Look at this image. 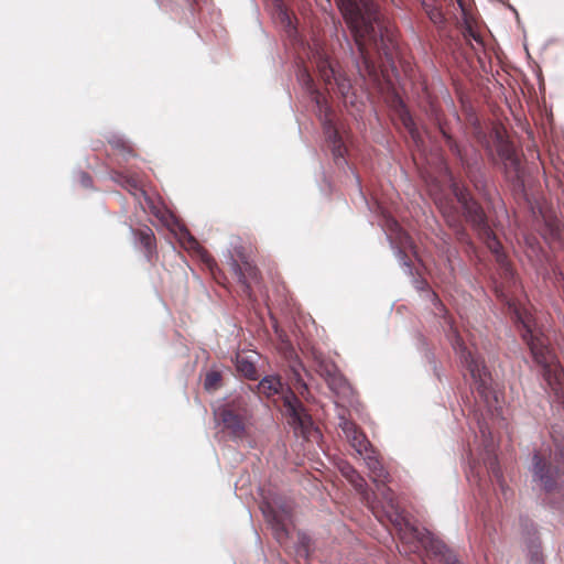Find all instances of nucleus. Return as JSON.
Listing matches in <instances>:
<instances>
[{
    "label": "nucleus",
    "mask_w": 564,
    "mask_h": 564,
    "mask_svg": "<svg viewBox=\"0 0 564 564\" xmlns=\"http://www.w3.org/2000/svg\"><path fill=\"white\" fill-rule=\"evenodd\" d=\"M463 35L467 42L474 40L478 44L482 45V40L479 33H477L470 24H466L463 31Z\"/></svg>",
    "instance_id": "c756f323"
},
{
    "label": "nucleus",
    "mask_w": 564,
    "mask_h": 564,
    "mask_svg": "<svg viewBox=\"0 0 564 564\" xmlns=\"http://www.w3.org/2000/svg\"><path fill=\"white\" fill-rule=\"evenodd\" d=\"M430 19L434 22V23H440L443 21V17H442V13L440 11H432L430 13Z\"/></svg>",
    "instance_id": "f704fd0d"
},
{
    "label": "nucleus",
    "mask_w": 564,
    "mask_h": 564,
    "mask_svg": "<svg viewBox=\"0 0 564 564\" xmlns=\"http://www.w3.org/2000/svg\"><path fill=\"white\" fill-rule=\"evenodd\" d=\"M339 427L358 455L361 456L366 452L373 448L366 434L351 420H348L345 416H340Z\"/></svg>",
    "instance_id": "ddd939ff"
},
{
    "label": "nucleus",
    "mask_w": 564,
    "mask_h": 564,
    "mask_svg": "<svg viewBox=\"0 0 564 564\" xmlns=\"http://www.w3.org/2000/svg\"><path fill=\"white\" fill-rule=\"evenodd\" d=\"M263 513L268 522H270V524L272 525L274 538L281 545H284L289 538L291 513L286 510L278 512L270 505H268L267 508L263 509Z\"/></svg>",
    "instance_id": "4468645a"
},
{
    "label": "nucleus",
    "mask_w": 564,
    "mask_h": 564,
    "mask_svg": "<svg viewBox=\"0 0 564 564\" xmlns=\"http://www.w3.org/2000/svg\"><path fill=\"white\" fill-rule=\"evenodd\" d=\"M215 416L231 437L242 440L252 419L248 398L235 395L215 411Z\"/></svg>",
    "instance_id": "0eeeda50"
},
{
    "label": "nucleus",
    "mask_w": 564,
    "mask_h": 564,
    "mask_svg": "<svg viewBox=\"0 0 564 564\" xmlns=\"http://www.w3.org/2000/svg\"><path fill=\"white\" fill-rule=\"evenodd\" d=\"M387 226L391 231V237L394 235V239L397 240L400 249L412 248V238L401 228L395 219H387Z\"/></svg>",
    "instance_id": "412c9836"
},
{
    "label": "nucleus",
    "mask_w": 564,
    "mask_h": 564,
    "mask_svg": "<svg viewBox=\"0 0 564 564\" xmlns=\"http://www.w3.org/2000/svg\"><path fill=\"white\" fill-rule=\"evenodd\" d=\"M442 562L443 564H460L452 552L449 554H445V557L442 560Z\"/></svg>",
    "instance_id": "72a5a7b5"
},
{
    "label": "nucleus",
    "mask_w": 564,
    "mask_h": 564,
    "mask_svg": "<svg viewBox=\"0 0 564 564\" xmlns=\"http://www.w3.org/2000/svg\"><path fill=\"white\" fill-rule=\"evenodd\" d=\"M258 393L267 398L281 395L283 413L288 423L292 426L295 435L307 438L310 436L313 421L302 401L296 394L286 389L278 376H267L258 384Z\"/></svg>",
    "instance_id": "7ed1b4c3"
},
{
    "label": "nucleus",
    "mask_w": 564,
    "mask_h": 564,
    "mask_svg": "<svg viewBox=\"0 0 564 564\" xmlns=\"http://www.w3.org/2000/svg\"><path fill=\"white\" fill-rule=\"evenodd\" d=\"M455 234H456V237L457 239L460 241V242H467L468 241V235L465 230V228L463 226L458 227L455 229Z\"/></svg>",
    "instance_id": "473e14b6"
},
{
    "label": "nucleus",
    "mask_w": 564,
    "mask_h": 564,
    "mask_svg": "<svg viewBox=\"0 0 564 564\" xmlns=\"http://www.w3.org/2000/svg\"><path fill=\"white\" fill-rule=\"evenodd\" d=\"M422 544L429 552L433 553L434 555H440L441 561L445 557V554L451 553V551L442 541L432 536H427L426 539L422 540Z\"/></svg>",
    "instance_id": "4be33fe9"
},
{
    "label": "nucleus",
    "mask_w": 564,
    "mask_h": 564,
    "mask_svg": "<svg viewBox=\"0 0 564 564\" xmlns=\"http://www.w3.org/2000/svg\"><path fill=\"white\" fill-rule=\"evenodd\" d=\"M134 237L142 248V251L148 261H152L156 253V240L154 232L151 228L144 227L133 230Z\"/></svg>",
    "instance_id": "6ab92c4d"
},
{
    "label": "nucleus",
    "mask_w": 564,
    "mask_h": 564,
    "mask_svg": "<svg viewBox=\"0 0 564 564\" xmlns=\"http://www.w3.org/2000/svg\"><path fill=\"white\" fill-rule=\"evenodd\" d=\"M494 144L497 155L502 163L506 177L512 182L520 181L522 175L521 161L512 142L498 128L494 130Z\"/></svg>",
    "instance_id": "1a4fd4ad"
},
{
    "label": "nucleus",
    "mask_w": 564,
    "mask_h": 564,
    "mask_svg": "<svg viewBox=\"0 0 564 564\" xmlns=\"http://www.w3.org/2000/svg\"><path fill=\"white\" fill-rule=\"evenodd\" d=\"M400 257H401V260L403 261V264L409 267L410 268V259L408 258L406 253L403 251V250H400Z\"/></svg>",
    "instance_id": "e433bc0d"
},
{
    "label": "nucleus",
    "mask_w": 564,
    "mask_h": 564,
    "mask_svg": "<svg viewBox=\"0 0 564 564\" xmlns=\"http://www.w3.org/2000/svg\"><path fill=\"white\" fill-rule=\"evenodd\" d=\"M490 477H491L492 481H496V484L499 486L502 495L506 497L508 488L505 484L502 471H501L500 467L498 466L497 462H492L490 464Z\"/></svg>",
    "instance_id": "a878e982"
},
{
    "label": "nucleus",
    "mask_w": 564,
    "mask_h": 564,
    "mask_svg": "<svg viewBox=\"0 0 564 564\" xmlns=\"http://www.w3.org/2000/svg\"><path fill=\"white\" fill-rule=\"evenodd\" d=\"M452 192L464 209L466 220L478 231L491 252L497 254V260L505 267L506 272L512 274L509 263L506 262V257L500 253L502 246L488 226L481 205L473 198L465 186L458 183H453Z\"/></svg>",
    "instance_id": "39448f33"
},
{
    "label": "nucleus",
    "mask_w": 564,
    "mask_h": 564,
    "mask_svg": "<svg viewBox=\"0 0 564 564\" xmlns=\"http://www.w3.org/2000/svg\"><path fill=\"white\" fill-rule=\"evenodd\" d=\"M530 564H543L540 544H535L534 542L530 545Z\"/></svg>",
    "instance_id": "c85d7f7f"
},
{
    "label": "nucleus",
    "mask_w": 564,
    "mask_h": 564,
    "mask_svg": "<svg viewBox=\"0 0 564 564\" xmlns=\"http://www.w3.org/2000/svg\"><path fill=\"white\" fill-rule=\"evenodd\" d=\"M229 267L241 284L243 293L250 299L251 282H258L259 270L241 252H238V258L230 256Z\"/></svg>",
    "instance_id": "f8f14e48"
},
{
    "label": "nucleus",
    "mask_w": 564,
    "mask_h": 564,
    "mask_svg": "<svg viewBox=\"0 0 564 564\" xmlns=\"http://www.w3.org/2000/svg\"><path fill=\"white\" fill-rule=\"evenodd\" d=\"M437 124L438 129L445 140L446 145L448 147L449 151L459 160L463 167H469V163L464 154L463 149L460 145L454 140V138L447 132V129L445 124L441 121V119L437 117Z\"/></svg>",
    "instance_id": "aec40b11"
},
{
    "label": "nucleus",
    "mask_w": 564,
    "mask_h": 564,
    "mask_svg": "<svg viewBox=\"0 0 564 564\" xmlns=\"http://www.w3.org/2000/svg\"><path fill=\"white\" fill-rule=\"evenodd\" d=\"M83 178H84V181H85V184H86V185H88V183L90 182L89 176H88L87 174H84V175H83Z\"/></svg>",
    "instance_id": "ea45409f"
},
{
    "label": "nucleus",
    "mask_w": 564,
    "mask_h": 564,
    "mask_svg": "<svg viewBox=\"0 0 564 564\" xmlns=\"http://www.w3.org/2000/svg\"><path fill=\"white\" fill-rule=\"evenodd\" d=\"M370 473V478L375 484H387L390 481V475L381 463L375 448L361 455Z\"/></svg>",
    "instance_id": "f3484780"
},
{
    "label": "nucleus",
    "mask_w": 564,
    "mask_h": 564,
    "mask_svg": "<svg viewBox=\"0 0 564 564\" xmlns=\"http://www.w3.org/2000/svg\"><path fill=\"white\" fill-rule=\"evenodd\" d=\"M221 384V375L218 371H209L207 372L204 380V388L207 391H215L220 388Z\"/></svg>",
    "instance_id": "bb28decb"
},
{
    "label": "nucleus",
    "mask_w": 564,
    "mask_h": 564,
    "mask_svg": "<svg viewBox=\"0 0 564 564\" xmlns=\"http://www.w3.org/2000/svg\"><path fill=\"white\" fill-rule=\"evenodd\" d=\"M205 262L207 263L210 270H213L214 265H216V262L209 256H206Z\"/></svg>",
    "instance_id": "4c0bfd02"
},
{
    "label": "nucleus",
    "mask_w": 564,
    "mask_h": 564,
    "mask_svg": "<svg viewBox=\"0 0 564 564\" xmlns=\"http://www.w3.org/2000/svg\"><path fill=\"white\" fill-rule=\"evenodd\" d=\"M533 480L546 491L556 490L564 478V453L550 445H542L533 455Z\"/></svg>",
    "instance_id": "423d86ee"
},
{
    "label": "nucleus",
    "mask_w": 564,
    "mask_h": 564,
    "mask_svg": "<svg viewBox=\"0 0 564 564\" xmlns=\"http://www.w3.org/2000/svg\"><path fill=\"white\" fill-rule=\"evenodd\" d=\"M299 77H300V80L303 82V84L307 87V89L311 91V93H315V90L313 89V78L311 76V74L308 73L307 68H303L300 70V74H299Z\"/></svg>",
    "instance_id": "7c9ffc66"
},
{
    "label": "nucleus",
    "mask_w": 564,
    "mask_h": 564,
    "mask_svg": "<svg viewBox=\"0 0 564 564\" xmlns=\"http://www.w3.org/2000/svg\"><path fill=\"white\" fill-rule=\"evenodd\" d=\"M340 470L343 476L351 484V486L360 495L361 500L367 505V507L372 512H376L377 506L375 505V500L372 499V495L368 489V485L365 478L352 466L348 464L343 466Z\"/></svg>",
    "instance_id": "dca6fc26"
},
{
    "label": "nucleus",
    "mask_w": 564,
    "mask_h": 564,
    "mask_svg": "<svg viewBox=\"0 0 564 564\" xmlns=\"http://www.w3.org/2000/svg\"><path fill=\"white\" fill-rule=\"evenodd\" d=\"M348 25L359 53L357 68L362 77L368 76L373 83L379 82L380 75L370 55V48L383 51L388 46L380 23L378 6L373 0H335Z\"/></svg>",
    "instance_id": "f257e3e1"
},
{
    "label": "nucleus",
    "mask_w": 564,
    "mask_h": 564,
    "mask_svg": "<svg viewBox=\"0 0 564 564\" xmlns=\"http://www.w3.org/2000/svg\"><path fill=\"white\" fill-rule=\"evenodd\" d=\"M378 495L380 499H378L375 492L372 495V499L375 500V505L377 506L376 512H372L380 521H382L383 516L393 524H401L403 517L401 508L397 502L393 491L387 487V484H376Z\"/></svg>",
    "instance_id": "9b49d317"
},
{
    "label": "nucleus",
    "mask_w": 564,
    "mask_h": 564,
    "mask_svg": "<svg viewBox=\"0 0 564 564\" xmlns=\"http://www.w3.org/2000/svg\"><path fill=\"white\" fill-rule=\"evenodd\" d=\"M112 180L134 197H140L145 194L142 178L138 174L113 172Z\"/></svg>",
    "instance_id": "a211bd4d"
},
{
    "label": "nucleus",
    "mask_w": 564,
    "mask_h": 564,
    "mask_svg": "<svg viewBox=\"0 0 564 564\" xmlns=\"http://www.w3.org/2000/svg\"><path fill=\"white\" fill-rule=\"evenodd\" d=\"M522 325V338L528 344L534 361L542 368V376L550 389L558 397L564 392V369L549 345V339L538 333L532 317L516 310Z\"/></svg>",
    "instance_id": "f03ea898"
},
{
    "label": "nucleus",
    "mask_w": 564,
    "mask_h": 564,
    "mask_svg": "<svg viewBox=\"0 0 564 564\" xmlns=\"http://www.w3.org/2000/svg\"><path fill=\"white\" fill-rule=\"evenodd\" d=\"M237 371L247 379H257L258 371L256 366L245 358H237Z\"/></svg>",
    "instance_id": "b1692460"
},
{
    "label": "nucleus",
    "mask_w": 564,
    "mask_h": 564,
    "mask_svg": "<svg viewBox=\"0 0 564 564\" xmlns=\"http://www.w3.org/2000/svg\"><path fill=\"white\" fill-rule=\"evenodd\" d=\"M401 119H402V122H403L405 129L411 134L412 139L415 142H417L420 139V135H419L417 128H416L415 122L412 119V117L409 113H404V115H402Z\"/></svg>",
    "instance_id": "cd10ccee"
},
{
    "label": "nucleus",
    "mask_w": 564,
    "mask_h": 564,
    "mask_svg": "<svg viewBox=\"0 0 564 564\" xmlns=\"http://www.w3.org/2000/svg\"><path fill=\"white\" fill-rule=\"evenodd\" d=\"M421 284H422V286H420L421 289H424V288L429 289V284L426 281H422Z\"/></svg>",
    "instance_id": "a19ab883"
},
{
    "label": "nucleus",
    "mask_w": 564,
    "mask_h": 564,
    "mask_svg": "<svg viewBox=\"0 0 564 564\" xmlns=\"http://www.w3.org/2000/svg\"><path fill=\"white\" fill-rule=\"evenodd\" d=\"M430 295H431L433 301L437 302L441 305L440 300H438L436 293H434L433 291H430Z\"/></svg>",
    "instance_id": "58836bf2"
},
{
    "label": "nucleus",
    "mask_w": 564,
    "mask_h": 564,
    "mask_svg": "<svg viewBox=\"0 0 564 564\" xmlns=\"http://www.w3.org/2000/svg\"><path fill=\"white\" fill-rule=\"evenodd\" d=\"M310 356L314 362L315 371L324 378L329 389L335 393L345 392L348 388V382L336 364L315 348L311 350Z\"/></svg>",
    "instance_id": "9d476101"
},
{
    "label": "nucleus",
    "mask_w": 564,
    "mask_h": 564,
    "mask_svg": "<svg viewBox=\"0 0 564 564\" xmlns=\"http://www.w3.org/2000/svg\"><path fill=\"white\" fill-rule=\"evenodd\" d=\"M323 129H324V134L326 137V140L330 147L332 152H333L334 159L336 161H338V160L345 161V155L347 153V147L344 142V139H343L338 128L335 126L330 113H328V112L325 113Z\"/></svg>",
    "instance_id": "2eb2a0df"
},
{
    "label": "nucleus",
    "mask_w": 564,
    "mask_h": 564,
    "mask_svg": "<svg viewBox=\"0 0 564 564\" xmlns=\"http://www.w3.org/2000/svg\"><path fill=\"white\" fill-rule=\"evenodd\" d=\"M308 50L310 61L324 82L326 89L338 94L347 102L349 97L354 96L352 84L338 62L332 58L328 48L317 40L308 46Z\"/></svg>",
    "instance_id": "20e7f679"
},
{
    "label": "nucleus",
    "mask_w": 564,
    "mask_h": 564,
    "mask_svg": "<svg viewBox=\"0 0 564 564\" xmlns=\"http://www.w3.org/2000/svg\"><path fill=\"white\" fill-rule=\"evenodd\" d=\"M284 1L285 0H273V4L275 8L283 14L286 15L285 9H284Z\"/></svg>",
    "instance_id": "c9c22d12"
},
{
    "label": "nucleus",
    "mask_w": 564,
    "mask_h": 564,
    "mask_svg": "<svg viewBox=\"0 0 564 564\" xmlns=\"http://www.w3.org/2000/svg\"><path fill=\"white\" fill-rule=\"evenodd\" d=\"M441 212L451 228L455 230L462 226L459 214L453 206L442 205Z\"/></svg>",
    "instance_id": "393cba45"
},
{
    "label": "nucleus",
    "mask_w": 564,
    "mask_h": 564,
    "mask_svg": "<svg viewBox=\"0 0 564 564\" xmlns=\"http://www.w3.org/2000/svg\"><path fill=\"white\" fill-rule=\"evenodd\" d=\"M184 236L185 237H184L183 245L186 249L193 250V251H198L200 249L198 241L192 235H189L186 231Z\"/></svg>",
    "instance_id": "2f4dec72"
},
{
    "label": "nucleus",
    "mask_w": 564,
    "mask_h": 564,
    "mask_svg": "<svg viewBox=\"0 0 564 564\" xmlns=\"http://www.w3.org/2000/svg\"><path fill=\"white\" fill-rule=\"evenodd\" d=\"M108 142L111 145V148L118 151L122 156H135V152L132 145L123 138L115 135L111 139H109Z\"/></svg>",
    "instance_id": "5701e85b"
},
{
    "label": "nucleus",
    "mask_w": 564,
    "mask_h": 564,
    "mask_svg": "<svg viewBox=\"0 0 564 564\" xmlns=\"http://www.w3.org/2000/svg\"><path fill=\"white\" fill-rule=\"evenodd\" d=\"M447 337L454 350L459 355L460 361L468 369L475 383L478 384L477 390L481 395H486L490 384V375L484 365V360L467 348L452 322H448Z\"/></svg>",
    "instance_id": "6e6552de"
}]
</instances>
